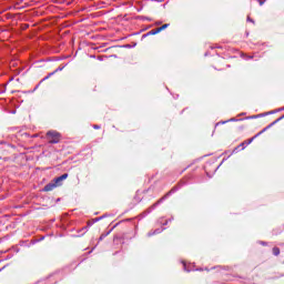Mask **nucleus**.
Masks as SVG:
<instances>
[{"mask_svg": "<svg viewBox=\"0 0 284 284\" xmlns=\"http://www.w3.org/2000/svg\"><path fill=\"white\" fill-rule=\"evenodd\" d=\"M283 118H284V115L282 118H278L277 120H275L271 124H268L266 128H264L257 134H255V136L248 139L246 142L241 143L240 148H242V150H245V145H250L254 141V139H256V136H261V134H263V132H267V130H270V128H272V125H276V123H278V121H281V119H283Z\"/></svg>", "mask_w": 284, "mask_h": 284, "instance_id": "nucleus-1", "label": "nucleus"}, {"mask_svg": "<svg viewBox=\"0 0 284 284\" xmlns=\"http://www.w3.org/2000/svg\"><path fill=\"white\" fill-rule=\"evenodd\" d=\"M47 139L49 141V143H59L61 141V133L57 132V131H49L47 133Z\"/></svg>", "mask_w": 284, "mask_h": 284, "instance_id": "nucleus-2", "label": "nucleus"}, {"mask_svg": "<svg viewBox=\"0 0 284 284\" xmlns=\"http://www.w3.org/2000/svg\"><path fill=\"white\" fill-rule=\"evenodd\" d=\"M55 187H59L58 184L53 181L49 184H47L44 187H43V192H52V190H54Z\"/></svg>", "mask_w": 284, "mask_h": 284, "instance_id": "nucleus-3", "label": "nucleus"}, {"mask_svg": "<svg viewBox=\"0 0 284 284\" xmlns=\"http://www.w3.org/2000/svg\"><path fill=\"white\" fill-rule=\"evenodd\" d=\"M65 179H68V173H64L58 178H55L53 181L59 185H61V183H63V181H65Z\"/></svg>", "mask_w": 284, "mask_h": 284, "instance_id": "nucleus-4", "label": "nucleus"}, {"mask_svg": "<svg viewBox=\"0 0 284 284\" xmlns=\"http://www.w3.org/2000/svg\"><path fill=\"white\" fill-rule=\"evenodd\" d=\"M163 232V229L154 230L153 232H149L148 236H154V234H161Z\"/></svg>", "mask_w": 284, "mask_h": 284, "instance_id": "nucleus-5", "label": "nucleus"}, {"mask_svg": "<svg viewBox=\"0 0 284 284\" xmlns=\"http://www.w3.org/2000/svg\"><path fill=\"white\" fill-rule=\"evenodd\" d=\"M159 32H161V30L155 29V30H151L149 33H146V37H150V34H159Z\"/></svg>", "mask_w": 284, "mask_h": 284, "instance_id": "nucleus-6", "label": "nucleus"}, {"mask_svg": "<svg viewBox=\"0 0 284 284\" xmlns=\"http://www.w3.org/2000/svg\"><path fill=\"white\" fill-rule=\"evenodd\" d=\"M273 254L274 256H278V254H281V250L278 247H273Z\"/></svg>", "mask_w": 284, "mask_h": 284, "instance_id": "nucleus-7", "label": "nucleus"}, {"mask_svg": "<svg viewBox=\"0 0 284 284\" xmlns=\"http://www.w3.org/2000/svg\"><path fill=\"white\" fill-rule=\"evenodd\" d=\"M182 263H183V267H184L185 272H192L193 271L192 268H187V264H185V262H182Z\"/></svg>", "mask_w": 284, "mask_h": 284, "instance_id": "nucleus-8", "label": "nucleus"}, {"mask_svg": "<svg viewBox=\"0 0 284 284\" xmlns=\"http://www.w3.org/2000/svg\"><path fill=\"white\" fill-rule=\"evenodd\" d=\"M170 24H163L162 27L159 28L160 32H163V30H165V28H169Z\"/></svg>", "mask_w": 284, "mask_h": 284, "instance_id": "nucleus-9", "label": "nucleus"}, {"mask_svg": "<svg viewBox=\"0 0 284 284\" xmlns=\"http://www.w3.org/2000/svg\"><path fill=\"white\" fill-rule=\"evenodd\" d=\"M53 74H54V72L49 73L47 77H44L42 79V81H48V79H50V77H52Z\"/></svg>", "mask_w": 284, "mask_h": 284, "instance_id": "nucleus-10", "label": "nucleus"}, {"mask_svg": "<svg viewBox=\"0 0 284 284\" xmlns=\"http://www.w3.org/2000/svg\"><path fill=\"white\" fill-rule=\"evenodd\" d=\"M234 121H239V120L236 118H232V119H230L227 121H224L222 123L224 124V123H230V122H234Z\"/></svg>", "mask_w": 284, "mask_h": 284, "instance_id": "nucleus-11", "label": "nucleus"}, {"mask_svg": "<svg viewBox=\"0 0 284 284\" xmlns=\"http://www.w3.org/2000/svg\"><path fill=\"white\" fill-rule=\"evenodd\" d=\"M105 216H100V217H97L95 220H93V223H99V221H101L102 219H104Z\"/></svg>", "mask_w": 284, "mask_h": 284, "instance_id": "nucleus-12", "label": "nucleus"}, {"mask_svg": "<svg viewBox=\"0 0 284 284\" xmlns=\"http://www.w3.org/2000/svg\"><path fill=\"white\" fill-rule=\"evenodd\" d=\"M61 70H63V67L55 69L53 72H54V74H55V72H61Z\"/></svg>", "mask_w": 284, "mask_h": 284, "instance_id": "nucleus-13", "label": "nucleus"}, {"mask_svg": "<svg viewBox=\"0 0 284 284\" xmlns=\"http://www.w3.org/2000/svg\"><path fill=\"white\" fill-rule=\"evenodd\" d=\"M260 6H263V3H265V0H257Z\"/></svg>", "mask_w": 284, "mask_h": 284, "instance_id": "nucleus-14", "label": "nucleus"}, {"mask_svg": "<svg viewBox=\"0 0 284 284\" xmlns=\"http://www.w3.org/2000/svg\"><path fill=\"white\" fill-rule=\"evenodd\" d=\"M93 128H94V130H100L101 129V126H99L97 124Z\"/></svg>", "mask_w": 284, "mask_h": 284, "instance_id": "nucleus-15", "label": "nucleus"}, {"mask_svg": "<svg viewBox=\"0 0 284 284\" xmlns=\"http://www.w3.org/2000/svg\"><path fill=\"white\" fill-rule=\"evenodd\" d=\"M247 21H251V23H254V20H252L251 18H247Z\"/></svg>", "mask_w": 284, "mask_h": 284, "instance_id": "nucleus-16", "label": "nucleus"}, {"mask_svg": "<svg viewBox=\"0 0 284 284\" xmlns=\"http://www.w3.org/2000/svg\"><path fill=\"white\" fill-rule=\"evenodd\" d=\"M172 192H176V190H174V189H173V190H171L170 194H172Z\"/></svg>", "mask_w": 284, "mask_h": 284, "instance_id": "nucleus-17", "label": "nucleus"}, {"mask_svg": "<svg viewBox=\"0 0 284 284\" xmlns=\"http://www.w3.org/2000/svg\"><path fill=\"white\" fill-rule=\"evenodd\" d=\"M262 245H265V242H262Z\"/></svg>", "mask_w": 284, "mask_h": 284, "instance_id": "nucleus-18", "label": "nucleus"}, {"mask_svg": "<svg viewBox=\"0 0 284 284\" xmlns=\"http://www.w3.org/2000/svg\"><path fill=\"white\" fill-rule=\"evenodd\" d=\"M88 225L90 226V225H92V223H89Z\"/></svg>", "mask_w": 284, "mask_h": 284, "instance_id": "nucleus-19", "label": "nucleus"}]
</instances>
